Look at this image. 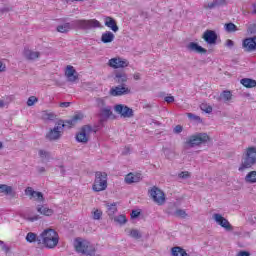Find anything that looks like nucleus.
<instances>
[{
    "label": "nucleus",
    "mask_w": 256,
    "mask_h": 256,
    "mask_svg": "<svg viewBox=\"0 0 256 256\" xmlns=\"http://www.w3.org/2000/svg\"><path fill=\"white\" fill-rule=\"evenodd\" d=\"M37 101H39V99L35 96H30L27 100V105L28 107H33V105H35V103H37Z\"/></svg>",
    "instance_id": "79ce46f5"
},
{
    "label": "nucleus",
    "mask_w": 256,
    "mask_h": 256,
    "mask_svg": "<svg viewBox=\"0 0 256 256\" xmlns=\"http://www.w3.org/2000/svg\"><path fill=\"white\" fill-rule=\"evenodd\" d=\"M139 215H141V212L137 211V210H133L132 213H131V217L133 219L139 217Z\"/></svg>",
    "instance_id": "09e8293b"
},
{
    "label": "nucleus",
    "mask_w": 256,
    "mask_h": 256,
    "mask_svg": "<svg viewBox=\"0 0 256 256\" xmlns=\"http://www.w3.org/2000/svg\"><path fill=\"white\" fill-rule=\"evenodd\" d=\"M105 26L111 29V31H113L114 33H117V31H119V26H117V21H115V19H113L110 16H107L105 18Z\"/></svg>",
    "instance_id": "aec40b11"
},
{
    "label": "nucleus",
    "mask_w": 256,
    "mask_h": 256,
    "mask_svg": "<svg viewBox=\"0 0 256 256\" xmlns=\"http://www.w3.org/2000/svg\"><path fill=\"white\" fill-rule=\"evenodd\" d=\"M187 117L190 118L191 121H201V117L193 114V113H187Z\"/></svg>",
    "instance_id": "37998d69"
},
{
    "label": "nucleus",
    "mask_w": 256,
    "mask_h": 256,
    "mask_svg": "<svg viewBox=\"0 0 256 256\" xmlns=\"http://www.w3.org/2000/svg\"><path fill=\"white\" fill-rule=\"evenodd\" d=\"M72 26L76 29H83L87 31L89 29H95L97 27H101V22L95 19L90 20H74L72 21Z\"/></svg>",
    "instance_id": "0eeeda50"
},
{
    "label": "nucleus",
    "mask_w": 256,
    "mask_h": 256,
    "mask_svg": "<svg viewBox=\"0 0 256 256\" xmlns=\"http://www.w3.org/2000/svg\"><path fill=\"white\" fill-rule=\"evenodd\" d=\"M74 247L77 253H81L86 256H95V246L89 243L87 240L76 239L74 242Z\"/></svg>",
    "instance_id": "39448f33"
},
{
    "label": "nucleus",
    "mask_w": 256,
    "mask_h": 256,
    "mask_svg": "<svg viewBox=\"0 0 256 256\" xmlns=\"http://www.w3.org/2000/svg\"><path fill=\"white\" fill-rule=\"evenodd\" d=\"M129 236L132 237L133 239H141V237H143L141 232L137 229L130 230L129 231Z\"/></svg>",
    "instance_id": "e433bc0d"
},
{
    "label": "nucleus",
    "mask_w": 256,
    "mask_h": 256,
    "mask_svg": "<svg viewBox=\"0 0 256 256\" xmlns=\"http://www.w3.org/2000/svg\"><path fill=\"white\" fill-rule=\"evenodd\" d=\"M102 43H113L115 41V34L111 31H106L101 36Z\"/></svg>",
    "instance_id": "b1692460"
},
{
    "label": "nucleus",
    "mask_w": 256,
    "mask_h": 256,
    "mask_svg": "<svg viewBox=\"0 0 256 256\" xmlns=\"http://www.w3.org/2000/svg\"><path fill=\"white\" fill-rule=\"evenodd\" d=\"M65 77L68 79L70 83H75L79 79L77 75V70L71 65H68L65 70Z\"/></svg>",
    "instance_id": "dca6fc26"
},
{
    "label": "nucleus",
    "mask_w": 256,
    "mask_h": 256,
    "mask_svg": "<svg viewBox=\"0 0 256 256\" xmlns=\"http://www.w3.org/2000/svg\"><path fill=\"white\" fill-rule=\"evenodd\" d=\"M115 113L121 115L124 119H131L133 117V109L129 108L127 105L118 104L114 107Z\"/></svg>",
    "instance_id": "9d476101"
},
{
    "label": "nucleus",
    "mask_w": 256,
    "mask_h": 256,
    "mask_svg": "<svg viewBox=\"0 0 256 256\" xmlns=\"http://www.w3.org/2000/svg\"><path fill=\"white\" fill-rule=\"evenodd\" d=\"M71 105V102H61L60 107H69Z\"/></svg>",
    "instance_id": "5fc2aeb1"
},
{
    "label": "nucleus",
    "mask_w": 256,
    "mask_h": 256,
    "mask_svg": "<svg viewBox=\"0 0 256 256\" xmlns=\"http://www.w3.org/2000/svg\"><path fill=\"white\" fill-rule=\"evenodd\" d=\"M186 49L192 53H199L200 55H205V53H207V49L199 46L197 42L188 43Z\"/></svg>",
    "instance_id": "f3484780"
},
{
    "label": "nucleus",
    "mask_w": 256,
    "mask_h": 256,
    "mask_svg": "<svg viewBox=\"0 0 256 256\" xmlns=\"http://www.w3.org/2000/svg\"><path fill=\"white\" fill-rule=\"evenodd\" d=\"M175 217H181L182 219H185L187 217V212H185V210L182 209H177L174 212Z\"/></svg>",
    "instance_id": "a19ab883"
},
{
    "label": "nucleus",
    "mask_w": 256,
    "mask_h": 256,
    "mask_svg": "<svg viewBox=\"0 0 256 256\" xmlns=\"http://www.w3.org/2000/svg\"><path fill=\"white\" fill-rule=\"evenodd\" d=\"M26 241L28 243H35V241H37V243L40 245L41 243V236L40 237H37V234L33 233V232H29L27 235H26Z\"/></svg>",
    "instance_id": "cd10ccee"
},
{
    "label": "nucleus",
    "mask_w": 256,
    "mask_h": 256,
    "mask_svg": "<svg viewBox=\"0 0 256 256\" xmlns=\"http://www.w3.org/2000/svg\"><path fill=\"white\" fill-rule=\"evenodd\" d=\"M201 111H204V113H212L213 112V107L207 103H202L200 105Z\"/></svg>",
    "instance_id": "4c0bfd02"
},
{
    "label": "nucleus",
    "mask_w": 256,
    "mask_h": 256,
    "mask_svg": "<svg viewBox=\"0 0 256 256\" xmlns=\"http://www.w3.org/2000/svg\"><path fill=\"white\" fill-rule=\"evenodd\" d=\"M233 45H235V43L233 42V40L228 39V40L226 41V47H233Z\"/></svg>",
    "instance_id": "864d4df0"
},
{
    "label": "nucleus",
    "mask_w": 256,
    "mask_h": 256,
    "mask_svg": "<svg viewBox=\"0 0 256 256\" xmlns=\"http://www.w3.org/2000/svg\"><path fill=\"white\" fill-rule=\"evenodd\" d=\"M91 133H93V128L90 125L83 126L76 135V141H78V143H88Z\"/></svg>",
    "instance_id": "1a4fd4ad"
},
{
    "label": "nucleus",
    "mask_w": 256,
    "mask_h": 256,
    "mask_svg": "<svg viewBox=\"0 0 256 256\" xmlns=\"http://www.w3.org/2000/svg\"><path fill=\"white\" fill-rule=\"evenodd\" d=\"M73 1H83V0H72V2H73Z\"/></svg>",
    "instance_id": "774afa93"
},
{
    "label": "nucleus",
    "mask_w": 256,
    "mask_h": 256,
    "mask_svg": "<svg viewBox=\"0 0 256 256\" xmlns=\"http://www.w3.org/2000/svg\"><path fill=\"white\" fill-rule=\"evenodd\" d=\"M243 48L245 49V51H255L256 49V46H255V40H253V37L252 38H246L244 41H243Z\"/></svg>",
    "instance_id": "412c9836"
},
{
    "label": "nucleus",
    "mask_w": 256,
    "mask_h": 256,
    "mask_svg": "<svg viewBox=\"0 0 256 256\" xmlns=\"http://www.w3.org/2000/svg\"><path fill=\"white\" fill-rule=\"evenodd\" d=\"M128 79L129 78L127 77V74L125 72H116L114 77L115 83H118L119 85H125Z\"/></svg>",
    "instance_id": "4be33fe9"
},
{
    "label": "nucleus",
    "mask_w": 256,
    "mask_h": 256,
    "mask_svg": "<svg viewBox=\"0 0 256 256\" xmlns=\"http://www.w3.org/2000/svg\"><path fill=\"white\" fill-rule=\"evenodd\" d=\"M255 43V47H256V36L252 37Z\"/></svg>",
    "instance_id": "e2e57ef3"
},
{
    "label": "nucleus",
    "mask_w": 256,
    "mask_h": 256,
    "mask_svg": "<svg viewBox=\"0 0 256 256\" xmlns=\"http://www.w3.org/2000/svg\"><path fill=\"white\" fill-rule=\"evenodd\" d=\"M0 149H3V143L0 142Z\"/></svg>",
    "instance_id": "0e129e2a"
},
{
    "label": "nucleus",
    "mask_w": 256,
    "mask_h": 256,
    "mask_svg": "<svg viewBox=\"0 0 256 256\" xmlns=\"http://www.w3.org/2000/svg\"><path fill=\"white\" fill-rule=\"evenodd\" d=\"M110 115H113L111 107H106L101 110V117H103L104 119H109Z\"/></svg>",
    "instance_id": "f704fd0d"
},
{
    "label": "nucleus",
    "mask_w": 256,
    "mask_h": 256,
    "mask_svg": "<svg viewBox=\"0 0 256 256\" xmlns=\"http://www.w3.org/2000/svg\"><path fill=\"white\" fill-rule=\"evenodd\" d=\"M0 245H3V241L0 240Z\"/></svg>",
    "instance_id": "338daca9"
},
{
    "label": "nucleus",
    "mask_w": 256,
    "mask_h": 256,
    "mask_svg": "<svg viewBox=\"0 0 256 256\" xmlns=\"http://www.w3.org/2000/svg\"><path fill=\"white\" fill-rule=\"evenodd\" d=\"M231 99H233V93H231L229 90L222 91L220 96L217 97V101H224V103H229Z\"/></svg>",
    "instance_id": "5701e85b"
},
{
    "label": "nucleus",
    "mask_w": 256,
    "mask_h": 256,
    "mask_svg": "<svg viewBox=\"0 0 256 256\" xmlns=\"http://www.w3.org/2000/svg\"><path fill=\"white\" fill-rule=\"evenodd\" d=\"M24 57L28 61H35V59H39V57H41V52L33 51L29 48H25L24 49Z\"/></svg>",
    "instance_id": "a211bd4d"
},
{
    "label": "nucleus",
    "mask_w": 256,
    "mask_h": 256,
    "mask_svg": "<svg viewBox=\"0 0 256 256\" xmlns=\"http://www.w3.org/2000/svg\"><path fill=\"white\" fill-rule=\"evenodd\" d=\"M183 131V126L177 125L174 128V133H181Z\"/></svg>",
    "instance_id": "8fccbe9b"
},
{
    "label": "nucleus",
    "mask_w": 256,
    "mask_h": 256,
    "mask_svg": "<svg viewBox=\"0 0 256 256\" xmlns=\"http://www.w3.org/2000/svg\"><path fill=\"white\" fill-rule=\"evenodd\" d=\"M202 39H204L208 45H215V43H217V33L213 30H206L203 33Z\"/></svg>",
    "instance_id": "2eb2a0df"
},
{
    "label": "nucleus",
    "mask_w": 256,
    "mask_h": 256,
    "mask_svg": "<svg viewBox=\"0 0 256 256\" xmlns=\"http://www.w3.org/2000/svg\"><path fill=\"white\" fill-rule=\"evenodd\" d=\"M3 250L6 251V253H7V251H9V248L7 246H4Z\"/></svg>",
    "instance_id": "680f3d73"
},
{
    "label": "nucleus",
    "mask_w": 256,
    "mask_h": 256,
    "mask_svg": "<svg viewBox=\"0 0 256 256\" xmlns=\"http://www.w3.org/2000/svg\"><path fill=\"white\" fill-rule=\"evenodd\" d=\"M179 179H189L191 174L188 171H184L178 174Z\"/></svg>",
    "instance_id": "c03bdc74"
},
{
    "label": "nucleus",
    "mask_w": 256,
    "mask_h": 256,
    "mask_svg": "<svg viewBox=\"0 0 256 256\" xmlns=\"http://www.w3.org/2000/svg\"><path fill=\"white\" fill-rule=\"evenodd\" d=\"M245 182L246 183H256V171H250L245 176Z\"/></svg>",
    "instance_id": "7c9ffc66"
},
{
    "label": "nucleus",
    "mask_w": 256,
    "mask_h": 256,
    "mask_svg": "<svg viewBox=\"0 0 256 256\" xmlns=\"http://www.w3.org/2000/svg\"><path fill=\"white\" fill-rule=\"evenodd\" d=\"M107 213L109 217H113L117 213V204H107Z\"/></svg>",
    "instance_id": "2f4dec72"
},
{
    "label": "nucleus",
    "mask_w": 256,
    "mask_h": 256,
    "mask_svg": "<svg viewBox=\"0 0 256 256\" xmlns=\"http://www.w3.org/2000/svg\"><path fill=\"white\" fill-rule=\"evenodd\" d=\"M0 107H5V102L3 100H0Z\"/></svg>",
    "instance_id": "052dcab7"
},
{
    "label": "nucleus",
    "mask_w": 256,
    "mask_h": 256,
    "mask_svg": "<svg viewBox=\"0 0 256 256\" xmlns=\"http://www.w3.org/2000/svg\"><path fill=\"white\" fill-rule=\"evenodd\" d=\"M115 223H118L119 225H125L127 223V217L123 214L115 216L114 217Z\"/></svg>",
    "instance_id": "72a5a7b5"
},
{
    "label": "nucleus",
    "mask_w": 256,
    "mask_h": 256,
    "mask_svg": "<svg viewBox=\"0 0 256 256\" xmlns=\"http://www.w3.org/2000/svg\"><path fill=\"white\" fill-rule=\"evenodd\" d=\"M215 8H217V6L215 4V0H213L212 2L204 5V9H215Z\"/></svg>",
    "instance_id": "a18cd8bd"
},
{
    "label": "nucleus",
    "mask_w": 256,
    "mask_h": 256,
    "mask_svg": "<svg viewBox=\"0 0 256 256\" xmlns=\"http://www.w3.org/2000/svg\"><path fill=\"white\" fill-rule=\"evenodd\" d=\"M109 67L112 69H124V67H129V61L121 58H111L108 62Z\"/></svg>",
    "instance_id": "f8f14e48"
},
{
    "label": "nucleus",
    "mask_w": 256,
    "mask_h": 256,
    "mask_svg": "<svg viewBox=\"0 0 256 256\" xmlns=\"http://www.w3.org/2000/svg\"><path fill=\"white\" fill-rule=\"evenodd\" d=\"M64 1H66L67 3H69V1H72V2H73V0H64Z\"/></svg>",
    "instance_id": "69168bd1"
},
{
    "label": "nucleus",
    "mask_w": 256,
    "mask_h": 256,
    "mask_svg": "<svg viewBox=\"0 0 256 256\" xmlns=\"http://www.w3.org/2000/svg\"><path fill=\"white\" fill-rule=\"evenodd\" d=\"M38 155L42 161H49L51 159V153L47 150L40 149Z\"/></svg>",
    "instance_id": "c756f323"
},
{
    "label": "nucleus",
    "mask_w": 256,
    "mask_h": 256,
    "mask_svg": "<svg viewBox=\"0 0 256 256\" xmlns=\"http://www.w3.org/2000/svg\"><path fill=\"white\" fill-rule=\"evenodd\" d=\"M92 217L93 219H95L96 221H99V219H101V217H103V211L99 210V209H94L92 211Z\"/></svg>",
    "instance_id": "58836bf2"
},
{
    "label": "nucleus",
    "mask_w": 256,
    "mask_h": 256,
    "mask_svg": "<svg viewBox=\"0 0 256 256\" xmlns=\"http://www.w3.org/2000/svg\"><path fill=\"white\" fill-rule=\"evenodd\" d=\"M254 165H256V147L251 146L244 150L238 171H245V169H251V167H253Z\"/></svg>",
    "instance_id": "f03ea898"
},
{
    "label": "nucleus",
    "mask_w": 256,
    "mask_h": 256,
    "mask_svg": "<svg viewBox=\"0 0 256 256\" xmlns=\"http://www.w3.org/2000/svg\"><path fill=\"white\" fill-rule=\"evenodd\" d=\"M82 119L83 116L77 114L73 116L72 119L65 122H63V120L58 121L54 128L50 129L48 133H46L47 141H59V139L63 137V129H65V127H75L77 121H81Z\"/></svg>",
    "instance_id": "f257e3e1"
},
{
    "label": "nucleus",
    "mask_w": 256,
    "mask_h": 256,
    "mask_svg": "<svg viewBox=\"0 0 256 256\" xmlns=\"http://www.w3.org/2000/svg\"><path fill=\"white\" fill-rule=\"evenodd\" d=\"M38 173H45V167H39Z\"/></svg>",
    "instance_id": "13d9d810"
},
{
    "label": "nucleus",
    "mask_w": 256,
    "mask_h": 256,
    "mask_svg": "<svg viewBox=\"0 0 256 256\" xmlns=\"http://www.w3.org/2000/svg\"><path fill=\"white\" fill-rule=\"evenodd\" d=\"M58 33H68V31H71V24L70 23H65L63 25H59L57 27Z\"/></svg>",
    "instance_id": "473e14b6"
},
{
    "label": "nucleus",
    "mask_w": 256,
    "mask_h": 256,
    "mask_svg": "<svg viewBox=\"0 0 256 256\" xmlns=\"http://www.w3.org/2000/svg\"><path fill=\"white\" fill-rule=\"evenodd\" d=\"M209 139L207 133L194 134L186 139L184 142V149H193V147H198V145H202V143H207Z\"/></svg>",
    "instance_id": "20e7f679"
},
{
    "label": "nucleus",
    "mask_w": 256,
    "mask_h": 256,
    "mask_svg": "<svg viewBox=\"0 0 256 256\" xmlns=\"http://www.w3.org/2000/svg\"><path fill=\"white\" fill-rule=\"evenodd\" d=\"M172 255L173 256H189L187 251L181 247H174L172 248Z\"/></svg>",
    "instance_id": "c85d7f7f"
},
{
    "label": "nucleus",
    "mask_w": 256,
    "mask_h": 256,
    "mask_svg": "<svg viewBox=\"0 0 256 256\" xmlns=\"http://www.w3.org/2000/svg\"><path fill=\"white\" fill-rule=\"evenodd\" d=\"M129 93H131V89L125 84L110 89V95H112V97H121L123 95H129Z\"/></svg>",
    "instance_id": "9b49d317"
},
{
    "label": "nucleus",
    "mask_w": 256,
    "mask_h": 256,
    "mask_svg": "<svg viewBox=\"0 0 256 256\" xmlns=\"http://www.w3.org/2000/svg\"><path fill=\"white\" fill-rule=\"evenodd\" d=\"M134 79H135L136 81H139V79H141V76L139 75V73L134 74Z\"/></svg>",
    "instance_id": "4d7b16f0"
},
{
    "label": "nucleus",
    "mask_w": 256,
    "mask_h": 256,
    "mask_svg": "<svg viewBox=\"0 0 256 256\" xmlns=\"http://www.w3.org/2000/svg\"><path fill=\"white\" fill-rule=\"evenodd\" d=\"M36 211L40 213V215H44L45 217H51L53 215V209H49L43 205H38L36 207Z\"/></svg>",
    "instance_id": "393cba45"
},
{
    "label": "nucleus",
    "mask_w": 256,
    "mask_h": 256,
    "mask_svg": "<svg viewBox=\"0 0 256 256\" xmlns=\"http://www.w3.org/2000/svg\"><path fill=\"white\" fill-rule=\"evenodd\" d=\"M25 195H27V197L30 199H35V201H38L39 203H43V201H45L43 193L33 190L32 187H27L25 189Z\"/></svg>",
    "instance_id": "4468645a"
},
{
    "label": "nucleus",
    "mask_w": 256,
    "mask_h": 256,
    "mask_svg": "<svg viewBox=\"0 0 256 256\" xmlns=\"http://www.w3.org/2000/svg\"><path fill=\"white\" fill-rule=\"evenodd\" d=\"M5 71V65L3 62H0V73Z\"/></svg>",
    "instance_id": "6e6d98bb"
},
{
    "label": "nucleus",
    "mask_w": 256,
    "mask_h": 256,
    "mask_svg": "<svg viewBox=\"0 0 256 256\" xmlns=\"http://www.w3.org/2000/svg\"><path fill=\"white\" fill-rule=\"evenodd\" d=\"M39 219H41V217H39V215H35V216H33V217H29V218H28V221H31V222H33V221H39Z\"/></svg>",
    "instance_id": "603ef678"
},
{
    "label": "nucleus",
    "mask_w": 256,
    "mask_h": 256,
    "mask_svg": "<svg viewBox=\"0 0 256 256\" xmlns=\"http://www.w3.org/2000/svg\"><path fill=\"white\" fill-rule=\"evenodd\" d=\"M237 256H251V253L248 251H240L238 252Z\"/></svg>",
    "instance_id": "3c124183"
},
{
    "label": "nucleus",
    "mask_w": 256,
    "mask_h": 256,
    "mask_svg": "<svg viewBox=\"0 0 256 256\" xmlns=\"http://www.w3.org/2000/svg\"><path fill=\"white\" fill-rule=\"evenodd\" d=\"M164 101H166V103H173V101H175V97H173V96H166L164 98Z\"/></svg>",
    "instance_id": "de8ad7c7"
},
{
    "label": "nucleus",
    "mask_w": 256,
    "mask_h": 256,
    "mask_svg": "<svg viewBox=\"0 0 256 256\" xmlns=\"http://www.w3.org/2000/svg\"><path fill=\"white\" fill-rule=\"evenodd\" d=\"M41 243L48 249H55L59 245V234L53 229H46L40 235Z\"/></svg>",
    "instance_id": "7ed1b4c3"
},
{
    "label": "nucleus",
    "mask_w": 256,
    "mask_h": 256,
    "mask_svg": "<svg viewBox=\"0 0 256 256\" xmlns=\"http://www.w3.org/2000/svg\"><path fill=\"white\" fill-rule=\"evenodd\" d=\"M240 83L243 87H246V89H253V87H256V81L254 79L244 78L240 80Z\"/></svg>",
    "instance_id": "a878e982"
},
{
    "label": "nucleus",
    "mask_w": 256,
    "mask_h": 256,
    "mask_svg": "<svg viewBox=\"0 0 256 256\" xmlns=\"http://www.w3.org/2000/svg\"><path fill=\"white\" fill-rule=\"evenodd\" d=\"M55 117H57V116L53 112H43V114H42V118L45 121H54Z\"/></svg>",
    "instance_id": "c9c22d12"
},
{
    "label": "nucleus",
    "mask_w": 256,
    "mask_h": 256,
    "mask_svg": "<svg viewBox=\"0 0 256 256\" xmlns=\"http://www.w3.org/2000/svg\"><path fill=\"white\" fill-rule=\"evenodd\" d=\"M213 219L218 225H220V227H223V229L226 231H233V226L231 223H229V220H227L221 214H214Z\"/></svg>",
    "instance_id": "ddd939ff"
},
{
    "label": "nucleus",
    "mask_w": 256,
    "mask_h": 256,
    "mask_svg": "<svg viewBox=\"0 0 256 256\" xmlns=\"http://www.w3.org/2000/svg\"><path fill=\"white\" fill-rule=\"evenodd\" d=\"M214 3L216 7H223V5H226L227 2L225 0H214Z\"/></svg>",
    "instance_id": "49530a36"
},
{
    "label": "nucleus",
    "mask_w": 256,
    "mask_h": 256,
    "mask_svg": "<svg viewBox=\"0 0 256 256\" xmlns=\"http://www.w3.org/2000/svg\"><path fill=\"white\" fill-rule=\"evenodd\" d=\"M0 193H3V195H15L13 187L7 184H0Z\"/></svg>",
    "instance_id": "bb28decb"
},
{
    "label": "nucleus",
    "mask_w": 256,
    "mask_h": 256,
    "mask_svg": "<svg viewBox=\"0 0 256 256\" xmlns=\"http://www.w3.org/2000/svg\"><path fill=\"white\" fill-rule=\"evenodd\" d=\"M148 193L156 205H165V193L157 186L152 187Z\"/></svg>",
    "instance_id": "6e6552de"
},
{
    "label": "nucleus",
    "mask_w": 256,
    "mask_h": 256,
    "mask_svg": "<svg viewBox=\"0 0 256 256\" xmlns=\"http://www.w3.org/2000/svg\"><path fill=\"white\" fill-rule=\"evenodd\" d=\"M225 30L228 32V33H233L235 31H237V25H235L234 23H228V24H225Z\"/></svg>",
    "instance_id": "ea45409f"
},
{
    "label": "nucleus",
    "mask_w": 256,
    "mask_h": 256,
    "mask_svg": "<svg viewBox=\"0 0 256 256\" xmlns=\"http://www.w3.org/2000/svg\"><path fill=\"white\" fill-rule=\"evenodd\" d=\"M141 179H142L141 174L129 173L125 176V183H127V185H132V183H139Z\"/></svg>",
    "instance_id": "6ab92c4d"
},
{
    "label": "nucleus",
    "mask_w": 256,
    "mask_h": 256,
    "mask_svg": "<svg viewBox=\"0 0 256 256\" xmlns=\"http://www.w3.org/2000/svg\"><path fill=\"white\" fill-rule=\"evenodd\" d=\"M97 103H101V105H103L105 102L103 101V99L97 98Z\"/></svg>",
    "instance_id": "bf43d9fd"
},
{
    "label": "nucleus",
    "mask_w": 256,
    "mask_h": 256,
    "mask_svg": "<svg viewBox=\"0 0 256 256\" xmlns=\"http://www.w3.org/2000/svg\"><path fill=\"white\" fill-rule=\"evenodd\" d=\"M92 189L96 193L105 191V189H107V173L100 171L95 173V180Z\"/></svg>",
    "instance_id": "423d86ee"
}]
</instances>
